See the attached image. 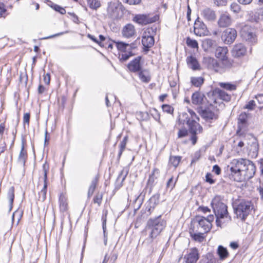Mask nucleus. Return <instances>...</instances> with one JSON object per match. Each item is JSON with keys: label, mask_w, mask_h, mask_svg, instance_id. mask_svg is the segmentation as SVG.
Segmentation results:
<instances>
[{"label": "nucleus", "mask_w": 263, "mask_h": 263, "mask_svg": "<svg viewBox=\"0 0 263 263\" xmlns=\"http://www.w3.org/2000/svg\"><path fill=\"white\" fill-rule=\"evenodd\" d=\"M208 95L209 97L211 96L212 97L211 102L210 101H208L210 105H212V102L213 103H217L216 99L215 98L216 96H217L221 100L226 102H229L231 99V96L230 95L219 88H216L213 91L209 92L208 93Z\"/></svg>", "instance_id": "0eeeda50"}, {"label": "nucleus", "mask_w": 263, "mask_h": 263, "mask_svg": "<svg viewBox=\"0 0 263 263\" xmlns=\"http://www.w3.org/2000/svg\"><path fill=\"white\" fill-rule=\"evenodd\" d=\"M206 99L205 96L200 91H196L192 96V102L195 105L202 104Z\"/></svg>", "instance_id": "aec40b11"}, {"label": "nucleus", "mask_w": 263, "mask_h": 263, "mask_svg": "<svg viewBox=\"0 0 263 263\" xmlns=\"http://www.w3.org/2000/svg\"><path fill=\"white\" fill-rule=\"evenodd\" d=\"M87 4L92 9L96 10L101 6L100 2L98 0H87Z\"/></svg>", "instance_id": "ea45409f"}, {"label": "nucleus", "mask_w": 263, "mask_h": 263, "mask_svg": "<svg viewBox=\"0 0 263 263\" xmlns=\"http://www.w3.org/2000/svg\"><path fill=\"white\" fill-rule=\"evenodd\" d=\"M111 42H114V41L110 40L109 38L107 39V41H106L104 44V46L103 47H105L106 48L111 50L113 48V45L111 43Z\"/></svg>", "instance_id": "680f3d73"}, {"label": "nucleus", "mask_w": 263, "mask_h": 263, "mask_svg": "<svg viewBox=\"0 0 263 263\" xmlns=\"http://www.w3.org/2000/svg\"><path fill=\"white\" fill-rule=\"evenodd\" d=\"M228 0H214V3L218 7L226 6Z\"/></svg>", "instance_id": "bf43d9fd"}, {"label": "nucleus", "mask_w": 263, "mask_h": 263, "mask_svg": "<svg viewBox=\"0 0 263 263\" xmlns=\"http://www.w3.org/2000/svg\"><path fill=\"white\" fill-rule=\"evenodd\" d=\"M205 181L213 184L215 182V180L213 179V175L211 173H208L205 175Z\"/></svg>", "instance_id": "4d7b16f0"}, {"label": "nucleus", "mask_w": 263, "mask_h": 263, "mask_svg": "<svg viewBox=\"0 0 263 263\" xmlns=\"http://www.w3.org/2000/svg\"><path fill=\"white\" fill-rule=\"evenodd\" d=\"M217 254L219 259L221 260H224L229 255L227 249L222 246H219L217 250Z\"/></svg>", "instance_id": "c85d7f7f"}, {"label": "nucleus", "mask_w": 263, "mask_h": 263, "mask_svg": "<svg viewBox=\"0 0 263 263\" xmlns=\"http://www.w3.org/2000/svg\"><path fill=\"white\" fill-rule=\"evenodd\" d=\"M118 10V8L115 4H110L107 7V15L112 19L117 18L119 15Z\"/></svg>", "instance_id": "b1692460"}, {"label": "nucleus", "mask_w": 263, "mask_h": 263, "mask_svg": "<svg viewBox=\"0 0 263 263\" xmlns=\"http://www.w3.org/2000/svg\"><path fill=\"white\" fill-rule=\"evenodd\" d=\"M204 18L208 21L214 22L216 18L215 11L210 8L204 9L201 13Z\"/></svg>", "instance_id": "6ab92c4d"}, {"label": "nucleus", "mask_w": 263, "mask_h": 263, "mask_svg": "<svg viewBox=\"0 0 263 263\" xmlns=\"http://www.w3.org/2000/svg\"><path fill=\"white\" fill-rule=\"evenodd\" d=\"M198 112L201 117L206 121L216 119L215 113L209 108H203L202 107H200L199 108Z\"/></svg>", "instance_id": "dca6fc26"}, {"label": "nucleus", "mask_w": 263, "mask_h": 263, "mask_svg": "<svg viewBox=\"0 0 263 263\" xmlns=\"http://www.w3.org/2000/svg\"><path fill=\"white\" fill-rule=\"evenodd\" d=\"M205 61L208 64V67L210 68L216 69L219 67V63L216 60L213 58L208 57L205 59Z\"/></svg>", "instance_id": "c9c22d12"}, {"label": "nucleus", "mask_w": 263, "mask_h": 263, "mask_svg": "<svg viewBox=\"0 0 263 263\" xmlns=\"http://www.w3.org/2000/svg\"><path fill=\"white\" fill-rule=\"evenodd\" d=\"M177 180H176L175 181H174V177L172 176L167 181L166 183V188L167 189H170L171 191L173 189V188L175 187L176 182Z\"/></svg>", "instance_id": "603ef678"}, {"label": "nucleus", "mask_w": 263, "mask_h": 263, "mask_svg": "<svg viewBox=\"0 0 263 263\" xmlns=\"http://www.w3.org/2000/svg\"><path fill=\"white\" fill-rule=\"evenodd\" d=\"M116 44V47L120 53L129 51L128 50V44L125 43L123 42H114Z\"/></svg>", "instance_id": "f704fd0d"}, {"label": "nucleus", "mask_w": 263, "mask_h": 263, "mask_svg": "<svg viewBox=\"0 0 263 263\" xmlns=\"http://www.w3.org/2000/svg\"><path fill=\"white\" fill-rule=\"evenodd\" d=\"M233 208L237 218L245 221L253 209L254 205L251 201L243 199L239 201L235 206L234 205Z\"/></svg>", "instance_id": "39448f33"}, {"label": "nucleus", "mask_w": 263, "mask_h": 263, "mask_svg": "<svg viewBox=\"0 0 263 263\" xmlns=\"http://www.w3.org/2000/svg\"><path fill=\"white\" fill-rule=\"evenodd\" d=\"M122 35L126 38L132 37L135 34V27L131 24L125 25L122 31Z\"/></svg>", "instance_id": "4be33fe9"}, {"label": "nucleus", "mask_w": 263, "mask_h": 263, "mask_svg": "<svg viewBox=\"0 0 263 263\" xmlns=\"http://www.w3.org/2000/svg\"><path fill=\"white\" fill-rule=\"evenodd\" d=\"M222 65L225 69H230L240 66L241 65V62L237 60L229 59L228 57L221 60Z\"/></svg>", "instance_id": "f3484780"}, {"label": "nucleus", "mask_w": 263, "mask_h": 263, "mask_svg": "<svg viewBox=\"0 0 263 263\" xmlns=\"http://www.w3.org/2000/svg\"><path fill=\"white\" fill-rule=\"evenodd\" d=\"M246 47L241 43L235 44L231 51L232 57L235 58H239L243 57L246 55Z\"/></svg>", "instance_id": "4468645a"}, {"label": "nucleus", "mask_w": 263, "mask_h": 263, "mask_svg": "<svg viewBox=\"0 0 263 263\" xmlns=\"http://www.w3.org/2000/svg\"><path fill=\"white\" fill-rule=\"evenodd\" d=\"M160 171L159 169L155 168L153 169L152 174L149 175L147 185L150 186V192L154 185V182L159 175Z\"/></svg>", "instance_id": "393cba45"}, {"label": "nucleus", "mask_w": 263, "mask_h": 263, "mask_svg": "<svg viewBox=\"0 0 263 263\" xmlns=\"http://www.w3.org/2000/svg\"><path fill=\"white\" fill-rule=\"evenodd\" d=\"M140 80L143 83H148L151 79L149 71L145 69H142L138 72Z\"/></svg>", "instance_id": "a878e982"}, {"label": "nucleus", "mask_w": 263, "mask_h": 263, "mask_svg": "<svg viewBox=\"0 0 263 263\" xmlns=\"http://www.w3.org/2000/svg\"><path fill=\"white\" fill-rule=\"evenodd\" d=\"M228 50L226 47H218L215 50V57L221 60L227 57Z\"/></svg>", "instance_id": "bb28decb"}, {"label": "nucleus", "mask_w": 263, "mask_h": 263, "mask_svg": "<svg viewBox=\"0 0 263 263\" xmlns=\"http://www.w3.org/2000/svg\"><path fill=\"white\" fill-rule=\"evenodd\" d=\"M127 140H128V137L125 136L124 137V138L123 139V140H122V141L120 142V144L119 145L120 148L125 149L126 145V143L127 142Z\"/></svg>", "instance_id": "338daca9"}, {"label": "nucleus", "mask_w": 263, "mask_h": 263, "mask_svg": "<svg viewBox=\"0 0 263 263\" xmlns=\"http://www.w3.org/2000/svg\"><path fill=\"white\" fill-rule=\"evenodd\" d=\"M204 79L202 77H192L191 78V82L192 85L198 87H200L204 83Z\"/></svg>", "instance_id": "473e14b6"}, {"label": "nucleus", "mask_w": 263, "mask_h": 263, "mask_svg": "<svg viewBox=\"0 0 263 263\" xmlns=\"http://www.w3.org/2000/svg\"><path fill=\"white\" fill-rule=\"evenodd\" d=\"M103 198V194L102 193H97L96 195L95 196L93 199V202L94 203H97L99 206H100L102 203Z\"/></svg>", "instance_id": "c03bdc74"}, {"label": "nucleus", "mask_w": 263, "mask_h": 263, "mask_svg": "<svg viewBox=\"0 0 263 263\" xmlns=\"http://www.w3.org/2000/svg\"><path fill=\"white\" fill-rule=\"evenodd\" d=\"M189 133H190L189 129L187 130L186 128L182 127L181 129H179L178 132V138H182L185 137L187 136Z\"/></svg>", "instance_id": "49530a36"}, {"label": "nucleus", "mask_w": 263, "mask_h": 263, "mask_svg": "<svg viewBox=\"0 0 263 263\" xmlns=\"http://www.w3.org/2000/svg\"><path fill=\"white\" fill-rule=\"evenodd\" d=\"M248 117V114H247L246 112H242L239 116L238 117V123H241L242 124H245L247 123V120Z\"/></svg>", "instance_id": "09e8293b"}, {"label": "nucleus", "mask_w": 263, "mask_h": 263, "mask_svg": "<svg viewBox=\"0 0 263 263\" xmlns=\"http://www.w3.org/2000/svg\"><path fill=\"white\" fill-rule=\"evenodd\" d=\"M186 44L188 47L192 48L198 49L199 48L197 41L195 40L192 39L190 37H186Z\"/></svg>", "instance_id": "58836bf2"}, {"label": "nucleus", "mask_w": 263, "mask_h": 263, "mask_svg": "<svg viewBox=\"0 0 263 263\" xmlns=\"http://www.w3.org/2000/svg\"><path fill=\"white\" fill-rule=\"evenodd\" d=\"M47 186H43V189L39 193V198L38 200L42 202H43L45 200L46 198V194H47Z\"/></svg>", "instance_id": "79ce46f5"}, {"label": "nucleus", "mask_w": 263, "mask_h": 263, "mask_svg": "<svg viewBox=\"0 0 263 263\" xmlns=\"http://www.w3.org/2000/svg\"><path fill=\"white\" fill-rule=\"evenodd\" d=\"M241 35L246 40H251L254 35L252 32H246L244 29L241 31Z\"/></svg>", "instance_id": "3c124183"}, {"label": "nucleus", "mask_w": 263, "mask_h": 263, "mask_svg": "<svg viewBox=\"0 0 263 263\" xmlns=\"http://www.w3.org/2000/svg\"><path fill=\"white\" fill-rule=\"evenodd\" d=\"M215 41L210 39H206L202 41V46L203 50L206 51L213 48L215 46Z\"/></svg>", "instance_id": "c756f323"}, {"label": "nucleus", "mask_w": 263, "mask_h": 263, "mask_svg": "<svg viewBox=\"0 0 263 263\" xmlns=\"http://www.w3.org/2000/svg\"><path fill=\"white\" fill-rule=\"evenodd\" d=\"M160 194L154 195L148 201L146 206L145 210L147 212V215H150L154 211L155 207L159 204Z\"/></svg>", "instance_id": "ddd939ff"}, {"label": "nucleus", "mask_w": 263, "mask_h": 263, "mask_svg": "<svg viewBox=\"0 0 263 263\" xmlns=\"http://www.w3.org/2000/svg\"><path fill=\"white\" fill-rule=\"evenodd\" d=\"M236 36V30L233 28H228L223 32L221 38L226 44H231L234 42Z\"/></svg>", "instance_id": "9d476101"}, {"label": "nucleus", "mask_w": 263, "mask_h": 263, "mask_svg": "<svg viewBox=\"0 0 263 263\" xmlns=\"http://www.w3.org/2000/svg\"><path fill=\"white\" fill-rule=\"evenodd\" d=\"M99 181V177L96 176L91 181L88 190L95 191Z\"/></svg>", "instance_id": "8fccbe9b"}, {"label": "nucleus", "mask_w": 263, "mask_h": 263, "mask_svg": "<svg viewBox=\"0 0 263 263\" xmlns=\"http://www.w3.org/2000/svg\"><path fill=\"white\" fill-rule=\"evenodd\" d=\"M142 44L143 46L144 51L147 52L154 44V37L151 35L143 36L142 39Z\"/></svg>", "instance_id": "5701e85b"}, {"label": "nucleus", "mask_w": 263, "mask_h": 263, "mask_svg": "<svg viewBox=\"0 0 263 263\" xmlns=\"http://www.w3.org/2000/svg\"><path fill=\"white\" fill-rule=\"evenodd\" d=\"M220 196H216L212 200L211 205L216 217V224L217 227H222L225 222L232 220L231 216L228 211V206L222 201Z\"/></svg>", "instance_id": "7ed1b4c3"}, {"label": "nucleus", "mask_w": 263, "mask_h": 263, "mask_svg": "<svg viewBox=\"0 0 263 263\" xmlns=\"http://www.w3.org/2000/svg\"><path fill=\"white\" fill-rule=\"evenodd\" d=\"M127 174L128 172H124V170L121 171L117 179V181H119L121 179V183L120 184L117 185V186L116 187V189H118L123 185V182L125 180L127 175Z\"/></svg>", "instance_id": "4c0bfd02"}, {"label": "nucleus", "mask_w": 263, "mask_h": 263, "mask_svg": "<svg viewBox=\"0 0 263 263\" xmlns=\"http://www.w3.org/2000/svg\"><path fill=\"white\" fill-rule=\"evenodd\" d=\"M199 118L192 109H188V112H182L178 117V122L180 124L184 125L185 123L188 126L190 133L191 134L190 140L192 144L195 145L197 141V135L201 133L203 130L202 127L199 124Z\"/></svg>", "instance_id": "f03ea898"}, {"label": "nucleus", "mask_w": 263, "mask_h": 263, "mask_svg": "<svg viewBox=\"0 0 263 263\" xmlns=\"http://www.w3.org/2000/svg\"><path fill=\"white\" fill-rule=\"evenodd\" d=\"M134 54L133 53L132 51H129L128 52H124L123 53H119L118 58L119 61L121 63H124L126 62L130 57L133 56Z\"/></svg>", "instance_id": "72a5a7b5"}, {"label": "nucleus", "mask_w": 263, "mask_h": 263, "mask_svg": "<svg viewBox=\"0 0 263 263\" xmlns=\"http://www.w3.org/2000/svg\"><path fill=\"white\" fill-rule=\"evenodd\" d=\"M244 162L239 174L234 175V181L242 182L253 178L255 175L256 168L253 162L246 159Z\"/></svg>", "instance_id": "20e7f679"}, {"label": "nucleus", "mask_w": 263, "mask_h": 263, "mask_svg": "<svg viewBox=\"0 0 263 263\" xmlns=\"http://www.w3.org/2000/svg\"><path fill=\"white\" fill-rule=\"evenodd\" d=\"M50 7L61 14H65L66 13V10L57 4L52 3Z\"/></svg>", "instance_id": "de8ad7c7"}, {"label": "nucleus", "mask_w": 263, "mask_h": 263, "mask_svg": "<svg viewBox=\"0 0 263 263\" xmlns=\"http://www.w3.org/2000/svg\"><path fill=\"white\" fill-rule=\"evenodd\" d=\"M198 263H216V259L212 253H208L201 256Z\"/></svg>", "instance_id": "cd10ccee"}, {"label": "nucleus", "mask_w": 263, "mask_h": 263, "mask_svg": "<svg viewBox=\"0 0 263 263\" xmlns=\"http://www.w3.org/2000/svg\"><path fill=\"white\" fill-rule=\"evenodd\" d=\"M246 159L239 158L235 159L232 160L231 162L230 172L231 173L229 174V178L230 179L234 181V176L236 173L239 174L241 172V167L245 163Z\"/></svg>", "instance_id": "1a4fd4ad"}, {"label": "nucleus", "mask_w": 263, "mask_h": 263, "mask_svg": "<svg viewBox=\"0 0 263 263\" xmlns=\"http://www.w3.org/2000/svg\"><path fill=\"white\" fill-rule=\"evenodd\" d=\"M219 86L228 90H234L236 89L235 85L229 83H220Z\"/></svg>", "instance_id": "37998d69"}, {"label": "nucleus", "mask_w": 263, "mask_h": 263, "mask_svg": "<svg viewBox=\"0 0 263 263\" xmlns=\"http://www.w3.org/2000/svg\"><path fill=\"white\" fill-rule=\"evenodd\" d=\"M255 106V103L254 100L250 101L245 106V108L250 110H253Z\"/></svg>", "instance_id": "052dcab7"}, {"label": "nucleus", "mask_w": 263, "mask_h": 263, "mask_svg": "<svg viewBox=\"0 0 263 263\" xmlns=\"http://www.w3.org/2000/svg\"><path fill=\"white\" fill-rule=\"evenodd\" d=\"M162 110L164 112H166L168 114H173L174 111V108L170 105L163 104L162 106Z\"/></svg>", "instance_id": "864d4df0"}, {"label": "nucleus", "mask_w": 263, "mask_h": 263, "mask_svg": "<svg viewBox=\"0 0 263 263\" xmlns=\"http://www.w3.org/2000/svg\"><path fill=\"white\" fill-rule=\"evenodd\" d=\"M6 9L4 3H0V17H5Z\"/></svg>", "instance_id": "0e129e2a"}, {"label": "nucleus", "mask_w": 263, "mask_h": 263, "mask_svg": "<svg viewBox=\"0 0 263 263\" xmlns=\"http://www.w3.org/2000/svg\"><path fill=\"white\" fill-rule=\"evenodd\" d=\"M232 18L228 12L221 13L217 21V25L220 28H227L231 25Z\"/></svg>", "instance_id": "f8f14e48"}, {"label": "nucleus", "mask_w": 263, "mask_h": 263, "mask_svg": "<svg viewBox=\"0 0 263 263\" xmlns=\"http://www.w3.org/2000/svg\"><path fill=\"white\" fill-rule=\"evenodd\" d=\"M166 226V221L162 218L161 215L149 218L144 230L142 232V237L144 238L143 243H152Z\"/></svg>", "instance_id": "f257e3e1"}, {"label": "nucleus", "mask_w": 263, "mask_h": 263, "mask_svg": "<svg viewBox=\"0 0 263 263\" xmlns=\"http://www.w3.org/2000/svg\"><path fill=\"white\" fill-rule=\"evenodd\" d=\"M186 61L188 67L193 70L196 71L201 69V66L195 57L193 55L187 57Z\"/></svg>", "instance_id": "a211bd4d"}, {"label": "nucleus", "mask_w": 263, "mask_h": 263, "mask_svg": "<svg viewBox=\"0 0 263 263\" xmlns=\"http://www.w3.org/2000/svg\"><path fill=\"white\" fill-rule=\"evenodd\" d=\"M181 159L182 157L181 156L171 155L169 158L168 165L176 168L180 162Z\"/></svg>", "instance_id": "7c9ffc66"}, {"label": "nucleus", "mask_w": 263, "mask_h": 263, "mask_svg": "<svg viewBox=\"0 0 263 263\" xmlns=\"http://www.w3.org/2000/svg\"><path fill=\"white\" fill-rule=\"evenodd\" d=\"M259 145L257 142L254 141L250 145V151L252 152L253 156H256L258 154Z\"/></svg>", "instance_id": "a19ab883"}, {"label": "nucleus", "mask_w": 263, "mask_h": 263, "mask_svg": "<svg viewBox=\"0 0 263 263\" xmlns=\"http://www.w3.org/2000/svg\"><path fill=\"white\" fill-rule=\"evenodd\" d=\"M193 222L197 223V231L208 233L212 228V223L207 221L205 217L197 215L194 218Z\"/></svg>", "instance_id": "6e6552de"}, {"label": "nucleus", "mask_w": 263, "mask_h": 263, "mask_svg": "<svg viewBox=\"0 0 263 263\" xmlns=\"http://www.w3.org/2000/svg\"><path fill=\"white\" fill-rule=\"evenodd\" d=\"M197 232V233H195L194 234H192L191 232H190L191 236L193 238V239H194L195 241L201 242L203 241L204 239V234L205 233H203V232L202 231Z\"/></svg>", "instance_id": "e433bc0d"}, {"label": "nucleus", "mask_w": 263, "mask_h": 263, "mask_svg": "<svg viewBox=\"0 0 263 263\" xmlns=\"http://www.w3.org/2000/svg\"><path fill=\"white\" fill-rule=\"evenodd\" d=\"M194 30V33L200 36L204 35L206 31V26L200 20L199 17L195 21Z\"/></svg>", "instance_id": "2eb2a0df"}, {"label": "nucleus", "mask_w": 263, "mask_h": 263, "mask_svg": "<svg viewBox=\"0 0 263 263\" xmlns=\"http://www.w3.org/2000/svg\"><path fill=\"white\" fill-rule=\"evenodd\" d=\"M200 152L199 151L196 152L194 153V156H193L191 165H192L193 164H195L197 161H198L200 158Z\"/></svg>", "instance_id": "6e6d98bb"}, {"label": "nucleus", "mask_w": 263, "mask_h": 263, "mask_svg": "<svg viewBox=\"0 0 263 263\" xmlns=\"http://www.w3.org/2000/svg\"><path fill=\"white\" fill-rule=\"evenodd\" d=\"M26 143V140L24 138H22V145H21V150L20 151L18 158V162L24 166L25 165L26 160L27 157V154L26 151H24L25 148V144Z\"/></svg>", "instance_id": "412c9836"}, {"label": "nucleus", "mask_w": 263, "mask_h": 263, "mask_svg": "<svg viewBox=\"0 0 263 263\" xmlns=\"http://www.w3.org/2000/svg\"><path fill=\"white\" fill-rule=\"evenodd\" d=\"M159 18V16L157 14L152 16L150 14H142L136 15L133 21L140 25H146L157 22Z\"/></svg>", "instance_id": "423d86ee"}, {"label": "nucleus", "mask_w": 263, "mask_h": 263, "mask_svg": "<svg viewBox=\"0 0 263 263\" xmlns=\"http://www.w3.org/2000/svg\"><path fill=\"white\" fill-rule=\"evenodd\" d=\"M212 171L216 175H219L221 173V168L218 165L215 164L213 166Z\"/></svg>", "instance_id": "774afa93"}, {"label": "nucleus", "mask_w": 263, "mask_h": 263, "mask_svg": "<svg viewBox=\"0 0 263 263\" xmlns=\"http://www.w3.org/2000/svg\"><path fill=\"white\" fill-rule=\"evenodd\" d=\"M30 113L27 112L24 114V117H23V122L24 124V126L26 124L29 126V121H30Z\"/></svg>", "instance_id": "e2e57ef3"}, {"label": "nucleus", "mask_w": 263, "mask_h": 263, "mask_svg": "<svg viewBox=\"0 0 263 263\" xmlns=\"http://www.w3.org/2000/svg\"><path fill=\"white\" fill-rule=\"evenodd\" d=\"M141 59L142 57L141 56H138L128 63L127 67L129 71L133 73L138 72L140 71L142 69Z\"/></svg>", "instance_id": "9b49d317"}, {"label": "nucleus", "mask_w": 263, "mask_h": 263, "mask_svg": "<svg viewBox=\"0 0 263 263\" xmlns=\"http://www.w3.org/2000/svg\"><path fill=\"white\" fill-rule=\"evenodd\" d=\"M230 9L235 13H238L240 11V6L237 3H233L230 6Z\"/></svg>", "instance_id": "5fc2aeb1"}, {"label": "nucleus", "mask_w": 263, "mask_h": 263, "mask_svg": "<svg viewBox=\"0 0 263 263\" xmlns=\"http://www.w3.org/2000/svg\"><path fill=\"white\" fill-rule=\"evenodd\" d=\"M7 198L9 201V211H11L13 206V203L14 199V187L11 186L7 193Z\"/></svg>", "instance_id": "2f4dec72"}, {"label": "nucleus", "mask_w": 263, "mask_h": 263, "mask_svg": "<svg viewBox=\"0 0 263 263\" xmlns=\"http://www.w3.org/2000/svg\"><path fill=\"white\" fill-rule=\"evenodd\" d=\"M42 167H43V171L44 175H47L48 173L49 172V164L47 162H45L43 164Z\"/></svg>", "instance_id": "69168bd1"}, {"label": "nucleus", "mask_w": 263, "mask_h": 263, "mask_svg": "<svg viewBox=\"0 0 263 263\" xmlns=\"http://www.w3.org/2000/svg\"><path fill=\"white\" fill-rule=\"evenodd\" d=\"M87 36L89 39L93 41L95 43L98 44L100 46H104V43H102L101 42L99 41V40L97 39L95 36L88 34L87 35Z\"/></svg>", "instance_id": "13d9d810"}, {"label": "nucleus", "mask_w": 263, "mask_h": 263, "mask_svg": "<svg viewBox=\"0 0 263 263\" xmlns=\"http://www.w3.org/2000/svg\"><path fill=\"white\" fill-rule=\"evenodd\" d=\"M60 207L61 210L65 211L67 209V204L64 196L61 195L59 198Z\"/></svg>", "instance_id": "a18cd8bd"}]
</instances>
